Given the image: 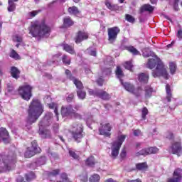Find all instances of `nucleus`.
<instances>
[{"mask_svg": "<svg viewBox=\"0 0 182 182\" xmlns=\"http://www.w3.org/2000/svg\"><path fill=\"white\" fill-rule=\"evenodd\" d=\"M173 177L179 181H181L182 179V169L181 168H177L173 172Z\"/></svg>", "mask_w": 182, "mask_h": 182, "instance_id": "21", "label": "nucleus"}, {"mask_svg": "<svg viewBox=\"0 0 182 182\" xmlns=\"http://www.w3.org/2000/svg\"><path fill=\"white\" fill-rule=\"evenodd\" d=\"M166 139L171 140V139H173L174 137V136L173 135V133L168 132L166 134Z\"/></svg>", "mask_w": 182, "mask_h": 182, "instance_id": "55", "label": "nucleus"}, {"mask_svg": "<svg viewBox=\"0 0 182 182\" xmlns=\"http://www.w3.org/2000/svg\"><path fill=\"white\" fill-rule=\"evenodd\" d=\"M73 80L74 85H75V86L78 90H82V89H83V84L82 83V82H80L79 80L75 79V78Z\"/></svg>", "mask_w": 182, "mask_h": 182, "instance_id": "29", "label": "nucleus"}, {"mask_svg": "<svg viewBox=\"0 0 182 182\" xmlns=\"http://www.w3.org/2000/svg\"><path fill=\"white\" fill-rule=\"evenodd\" d=\"M149 148L144 149L136 153V156H149Z\"/></svg>", "mask_w": 182, "mask_h": 182, "instance_id": "39", "label": "nucleus"}, {"mask_svg": "<svg viewBox=\"0 0 182 182\" xmlns=\"http://www.w3.org/2000/svg\"><path fill=\"white\" fill-rule=\"evenodd\" d=\"M37 153L38 152L33 151V149H31V148H28L24 154V157L26 159H30V157H33V156L37 154Z\"/></svg>", "mask_w": 182, "mask_h": 182, "instance_id": "20", "label": "nucleus"}, {"mask_svg": "<svg viewBox=\"0 0 182 182\" xmlns=\"http://www.w3.org/2000/svg\"><path fill=\"white\" fill-rule=\"evenodd\" d=\"M125 69L128 70H132V68H133V64L130 61H127L124 64Z\"/></svg>", "mask_w": 182, "mask_h": 182, "instance_id": "51", "label": "nucleus"}, {"mask_svg": "<svg viewBox=\"0 0 182 182\" xmlns=\"http://www.w3.org/2000/svg\"><path fill=\"white\" fill-rule=\"evenodd\" d=\"M171 153L173 154H177V156H181L182 154V146L181 141H173L171 146Z\"/></svg>", "mask_w": 182, "mask_h": 182, "instance_id": "12", "label": "nucleus"}, {"mask_svg": "<svg viewBox=\"0 0 182 182\" xmlns=\"http://www.w3.org/2000/svg\"><path fill=\"white\" fill-rule=\"evenodd\" d=\"M80 109V106L75 105H68L66 107H62L61 114L63 117H77L78 114L76 113L77 110Z\"/></svg>", "mask_w": 182, "mask_h": 182, "instance_id": "6", "label": "nucleus"}, {"mask_svg": "<svg viewBox=\"0 0 182 182\" xmlns=\"http://www.w3.org/2000/svg\"><path fill=\"white\" fill-rule=\"evenodd\" d=\"M7 90L8 92H12L14 90V85L11 83L7 84Z\"/></svg>", "mask_w": 182, "mask_h": 182, "instance_id": "61", "label": "nucleus"}, {"mask_svg": "<svg viewBox=\"0 0 182 182\" xmlns=\"http://www.w3.org/2000/svg\"><path fill=\"white\" fill-rule=\"evenodd\" d=\"M105 5L107 8V9H109V11H119L120 7L117 6V4H111L110 1L105 0Z\"/></svg>", "mask_w": 182, "mask_h": 182, "instance_id": "15", "label": "nucleus"}, {"mask_svg": "<svg viewBox=\"0 0 182 182\" xmlns=\"http://www.w3.org/2000/svg\"><path fill=\"white\" fill-rule=\"evenodd\" d=\"M167 182H180V181H178V179H176V178L173 177V178H168Z\"/></svg>", "mask_w": 182, "mask_h": 182, "instance_id": "63", "label": "nucleus"}, {"mask_svg": "<svg viewBox=\"0 0 182 182\" xmlns=\"http://www.w3.org/2000/svg\"><path fill=\"white\" fill-rule=\"evenodd\" d=\"M77 97L79 99H81V100H83V99H85L86 97V92L82 90H78L77 91Z\"/></svg>", "mask_w": 182, "mask_h": 182, "instance_id": "37", "label": "nucleus"}, {"mask_svg": "<svg viewBox=\"0 0 182 182\" xmlns=\"http://www.w3.org/2000/svg\"><path fill=\"white\" fill-rule=\"evenodd\" d=\"M120 33V28L119 27H112L108 28V41L109 43H113L117 39V35Z\"/></svg>", "mask_w": 182, "mask_h": 182, "instance_id": "10", "label": "nucleus"}, {"mask_svg": "<svg viewBox=\"0 0 182 182\" xmlns=\"http://www.w3.org/2000/svg\"><path fill=\"white\" fill-rule=\"evenodd\" d=\"M176 63H170L169 64V69L171 72V75H174L176 73Z\"/></svg>", "mask_w": 182, "mask_h": 182, "instance_id": "40", "label": "nucleus"}, {"mask_svg": "<svg viewBox=\"0 0 182 182\" xmlns=\"http://www.w3.org/2000/svg\"><path fill=\"white\" fill-rule=\"evenodd\" d=\"M46 164V157L45 156H42L39 158L36 161V164H38V166H43V164Z\"/></svg>", "mask_w": 182, "mask_h": 182, "instance_id": "38", "label": "nucleus"}, {"mask_svg": "<svg viewBox=\"0 0 182 182\" xmlns=\"http://www.w3.org/2000/svg\"><path fill=\"white\" fill-rule=\"evenodd\" d=\"M71 134L75 141H77V143H80L82 139L85 137V132H83V125L79 122L73 124L71 130Z\"/></svg>", "mask_w": 182, "mask_h": 182, "instance_id": "5", "label": "nucleus"}, {"mask_svg": "<svg viewBox=\"0 0 182 182\" xmlns=\"http://www.w3.org/2000/svg\"><path fill=\"white\" fill-rule=\"evenodd\" d=\"M116 76L119 79V80H122V77L124 76V74L123 73V70H122V68L120 66L117 67V70L115 71Z\"/></svg>", "mask_w": 182, "mask_h": 182, "instance_id": "27", "label": "nucleus"}, {"mask_svg": "<svg viewBox=\"0 0 182 182\" xmlns=\"http://www.w3.org/2000/svg\"><path fill=\"white\" fill-rule=\"evenodd\" d=\"M126 140V135H120L118 136V140L115 141L112 144V153L111 156L114 159L117 158L119 156V151L120 150V147L123 144V141Z\"/></svg>", "mask_w": 182, "mask_h": 182, "instance_id": "7", "label": "nucleus"}, {"mask_svg": "<svg viewBox=\"0 0 182 182\" xmlns=\"http://www.w3.org/2000/svg\"><path fill=\"white\" fill-rule=\"evenodd\" d=\"M127 50L132 53V55H140V52L136 49L134 46H129L127 48Z\"/></svg>", "mask_w": 182, "mask_h": 182, "instance_id": "32", "label": "nucleus"}, {"mask_svg": "<svg viewBox=\"0 0 182 182\" xmlns=\"http://www.w3.org/2000/svg\"><path fill=\"white\" fill-rule=\"evenodd\" d=\"M59 169L53 170L51 172H49L48 176L49 177L58 176L59 174Z\"/></svg>", "mask_w": 182, "mask_h": 182, "instance_id": "53", "label": "nucleus"}, {"mask_svg": "<svg viewBox=\"0 0 182 182\" xmlns=\"http://www.w3.org/2000/svg\"><path fill=\"white\" fill-rule=\"evenodd\" d=\"M53 114L48 112L44 118L39 122L38 134L41 136L42 139H49L50 137V131L46 127L52 123V118Z\"/></svg>", "mask_w": 182, "mask_h": 182, "instance_id": "4", "label": "nucleus"}, {"mask_svg": "<svg viewBox=\"0 0 182 182\" xmlns=\"http://www.w3.org/2000/svg\"><path fill=\"white\" fill-rule=\"evenodd\" d=\"M112 73V69L111 68H106L103 70V75H110Z\"/></svg>", "mask_w": 182, "mask_h": 182, "instance_id": "58", "label": "nucleus"}, {"mask_svg": "<svg viewBox=\"0 0 182 182\" xmlns=\"http://www.w3.org/2000/svg\"><path fill=\"white\" fill-rule=\"evenodd\" d=\"M11 70L12 77H14V79H19V74L21 73V72H19V70H18L16 67H11Z\"/></svg>", "mask_w": 182, "mask_h": 182, "instance_id": "22", "label": "nucleus"}, {"mask_svg": "<svg viewBox=\"0 0 182 182\" xmlns=\"http://www.w3.org/2000/svg\"><path fill=\"white\" fill-rule=\"evenodd\" d=\"M153 55H154V53L150 50V48H146L142 50V56L144 58H150V56H153Z\"/></svg>", "mask_w": 182, "mask_h": 182, "instance_id": "23", "label": "nucleus"}, {"mask_svg": "<svg viewBox=\"0 0 182 182\" xmlns=\"http://www.w3.org/2000/svg\"><path fill=\"white\" fill-rule=\"evenodd\" d=\"M153 11H154V7H153L150 4H144L141 9V12H144V11H147V12H153Z\"/></svg>", "mask_w": 182, "mask_h": 182, "instance_id": "24", "label": "nucleus"}, {"mask_svg": "<svg viewBox=\"0 0 182 182\" xmlns=\"http://www.w3.org/2000/svg\"><path fill=\"white\" fill-rule=\"evenodd\" d=\"M48 107L50 109H54V113L56 116H58V105L52 102L50 104H48Z\"/></svg>", "mask_w": 182, "mask_h": 182, "instance_id": "43", "label": "nucleus"}, {"mask_svg": "<svg viewBox=\"0 0 182 182\" xmlns=\"http://www.w3.org/2000/svg\"><path fill=\"white\" fill-rule=\"evenodd\" d=\"M126 20L127 21V22H130L131 23H134V17H133L132 15L129 14H127L125 16Z\"/></svg>", "mask_w": 182, "mask_h": 182, "instance_id": "50", "label": "nucleus"}, {"mask_svg": "<svg viewBox=\"0 0 182 182\" xmlns=\"http://www.w3.org/2000/svg\"><path fill=\"white\" fill-rule=\"evenodd\" d=\"M10 141L9 132H8L6 128H0V141H3V143H5V144H8Z\"/></svg>", "mask_w": 182, "mask_h": 182, "instance_id": "13", "label": "nucleus"}, {"mask_svg": "<svg viewBox=\"0 0 182 182\" xmlns=\"http://www.w3.org/2000/svg\"><path fill=\"white\" fill-rule=\"evenodd\" d=\"M97 97L100 99H103V100H109L110 99V95L106 92V91H103L100 90L98 92Z\"/></svg>", "mask_w": 182, "mask_h": 182, "instance_id": "18", "label": "nucleus"}, {"mask_svg": "<svg viewBox=\"0 0 182 182\" xmlns=\"http://www.w3.org/2000/svg\"><path fill=\"white\" fill-rule=\"evenodd\" d=\"M136 167L137 170H141V171L146 170V168H147V164L146 162L139 163L136 165Z\"/></svg>", "mask_w": 182, "mask_h": 182, "instance_id": "36", "label": "nucleus"}, {"mask_svg": "<svg viewBox=\"0 0 182 182\" xmlns=\"http://www.w3.org/2000/svg\"><path fill=\"white\" fill-rule=\"evenodd\" d=\"M13 41L14 42H18V43H21L22 42V36H19V35H15L14 37H13Z\"/></svg>", "mask_w": 182, "mask_h": 182, "instance_id": "52", "label": "nucleus"}, {"mask_svg": "<svg viewBox=\"0 0 182 182\" xmlns=\"http://www.w3.org/2000/svg\"><path fill=\"white\" fill-rule=\"evenodd\" d=\"M63 23L65 26H72L73 25V21H72L70 17H65L63 19Z\"/></svg>", "mask_w": 182, "mask_h": 182, "instance_id": "33", "label": "nucleus"}, {"mask_svg": "<svg viewBox=\"0 0 182 182\" xmlns=\"http://www.w3.org/2000/svg\"><path fill=\"white\" fill-rule=\"evenodd\" d=\"M10 58H12L13 59H16V60H18V59H20L19 54L15 51V50H12L10 53Z\"/></svg>", "mask_w": 182, "mask_h": 182, "instance_id": "41", "label": "nucleus"}, {"mask_svg": "<svg viewBox=\"0 0 182 182\" xmlns=\"http://www.w3.org/2000/svg\"><path fill=\"white\" fill-rule=\"evenodd\" d=\"M138 79L141 83H147L149 82V74L141 73L139 74Z\"/></svg>", "mask_w": 182, "mask_h": 182, "instance_id": "17", "label": "nucleus"}, {"mask_svg": "<svg viewBox=\"0 0 182 182\" xmlns=\"http://www.w3.org/2000/svg\"><path fill=\"white\" fill-rule=\"evenodd\" d=\"M15 2H18V0H8V12H14L16 9V4Z\"/></svg>", "mask_w": 182, "mask_h": 182, "instance_id": "16", "label": "nucleus"}, {"mask_svg": "<svg viewBox=\"0 0 182 182\" xmlns=\"http://www.w3.org/2000/svg\"><path fill=\"white\" fill-rule=\"evenodd\" d=\"M65 75L70 79L71 80H73V77H72V73H70V70H65Z\"/></svg>", "mask_w": 182, "mask_h": 182, "instance_id": "54", "label": "nucleus"}, {"mask_svg": "<svg viewBox=\"0 0 182 182\" xmlns=\"http://www.w3.org/2000/svg\"><path fill=\"white\" fill-rule=\"evenodd\" d=\"M53 131L55 133H58L59 132V124H55L53 127Z\"/></svg>", "mask_w": 182, "mask_h": 182, "instance_id": "60", "label": "nucleus"}, {"mask_svg": "<svg viewBox=\"0 0 182 182\" xmlns=\"http://www.w3.org/2000/svg\"><path fill=\"white\" fill-rule=\"evenodd\" d=\"M68 12L70 14V15H79L80 11H79V9L76 6H72L68 8Z\"/></svg>", "mask_w": 182, "mask_h": 182, "instance_id": "26", "label": "nucleus"}, {"mask_svg": "<svg viewBox=\"0 0 182 182\" xmlns=\"http://www.w3.org/2000/svg\"><path fill=\"white\" fill-rule=\"evenodd\" d=\"M18 95L27 102L32 97V87L29 85H24L18 88Z\"/></svg>", "mask_w": 182, "mask_h": 182, "instance_id": "8", "label": "nucleus"}, {"mask_svg": "<svg viewBox=\"0 0 182 182\" xmlns=\"http://www.w3.org/2000/svg\"><path fill=\"white\" fill-rule=\"evenodd\" d=\"M43 113V105L41 103V101L38 99H33L30 105L28 110V117L26 119L27 123L28 124H32L35 123L39 117L42 115Z\"/></svg>", "mask_w": 182, "mask_h": 182, "instance_id": "2", "label": "nucleus"}, {"mask_svg": "<svg viewBox=\"0 0 182 182\" xmlns=\"http://www.w3.org/2000/svg\"><path fill=\"white\" fill-rule=\"evenodd\" d=\"M86 123L88 126H90V123L93 122V116L86 115L85 117Z\"/></svg>", "mask_w": 182, "mask_h": 182, "instance_id": "49", "label": "nucleus"}, {"mask_svg": "<svg viewBox=\"0 0 182 182\" xmlns=\"http://www.w3.org/2000/svg\"><path fill=\"white\" fill-rule=\"evenodd\" d=\"M88 38L89 34L87 33L79 31L75 38V43H80V42H82V41H86V39H88Z\"/></svg>", "mask_w": 182, "mask_h": 182, "instance_id": "14", "label": "nucleus"}, {"mask_svg": "<svg viewBox=\"0 0 182 182\" xmlns=\"http://www.w3.org/2000/svg\"><path fill=\"white\" fill-rule=\"evenodd\" d=\"M41 12V10H36L28 13V18H35L36 15H38Z\"/></svg>", "mask_w": 182, "mask_h": 182, "instance_id": "47", "label": "nucleus"}, {"mask_svg": "<svg viewBox=\"0 0 182 182\" xmlns=\"http://www.w3.org/2000/svg\"><path fill=\"white\" fill-rule=\"evenodd\" d=\"M95 163L96 162L95 161V157H93V156L89 157L86 160V162H85L87 166H90V167H93V166H95Z\"/></svg>", "mask_w": 182, "mask_h": 182, "instance_id": "34", "label": "nucleus"}, {"mask_svg": "<svg viewBox=\"0 0 182 182\" xmlns=\"http://www.w3.org/2000/svg\"><path fill=\"white\" fill-rule=\"evenodd\" d=\"M149 154H156L159 153V148L157 147H150L148 148Z\"/></svg>", "mask_w": 182, "mask_h": 182, "instance_id": "44", "label": "nucleus"}, {"mask_svg": "<svg viewBox=\"0 0 182 182\" xmlns=\"http://www.w3.org/2000/svg\"><path fill=\"white\" fill-rule=\"evenodd\" d=\"M149 114V109L147 108L144 107L141 110V117L143 120H146V116Z\"/></svg>", "mask_w": 182, "mask_h": 182, "instance_id": "46", "label": "nucleus"}, {"mask_svg": "<svg viewBox=\"0 0 182 182\" xmlns=\"http://www.w3.org/2000/svg\"><path fill=\"white\" fill-rule=\"evenodd\" d=\"M89 181L90 182H99V181H100V176H99V174H97V173H95L90 178Z\"/></svg>", "mask_w": 182, "mask_h": 182, "instance_id": "35", "label": "nucleus"}, {"mask_svg": "<svg viewBox=\"0 0 182 182\" xmlns=\"http://www.w3.org/2000/svg\"><path fill=\"white\" fill-rule=\"evenodd\" d=\"M167 102H171V90L168 84L166 86Z\"/></svg>", "mask_w": 182, "mask_h": 182, "instance_id": "28", "label": "nucleus"}, {"mask_svg": "<svg viewBox=\"0 0 182 182\" xmlns=\"http://www.w3.org/2000/svg\"><path fill=\"white\" fill-rule=\"evenodd\" d=\"M177 38H178L179 41H181L182 39V31L178 30L176 34Z\"/></svg>", "mask_w": 182, "mask_h": 182, "instance_id": "62", "label": "nucleus"}, {"mask_svg": "<svg viewBox=\"0 0 182 182\" xmlns=\"http://www.w3.org/2000/svg\"><path fill=\"white\" fill-rule=\"evenodd\" d=\"M35 173L33 172H31L28 174L26 175V181H31V180H33L35 178Z\"/></svg>", "mask_w": 182, "mask_h": 182, "instance_id": "42", "label": "nucleus"}, {"mask_svg": "<svg viewBox=\"0 0 182 182\" xmlns=\"http://www.w3.org/2000/svg\"><path fill=\"white\" fill-rule=\"evenodd\" d=\"M146 68L148 69H154L152 71V76L154 77H164L166 80H168L170 75H168V72H167V67L164 65L163 61L157 57V55L154 56V58H151L149 60L148 63H146Z\"/></svg>", "mask_w": 182, "mask_h": 182, "instance_id": "1", "label": "nucleus"}, {"mask_svg": "<svg viewBox=\"0 0 182 182\" xmlns=\"http://www.w3.org/2000/svg\"><path fill=\"white\" fill-rule=\"evenodd\" d=\"M126 156H127L126 149H123L120 154V157L121 159H126Z\"/></svg>", "mask_w": 182, "mask_h": 182, "instance_id": "59", "label": "nucleus"}, {"mask_svg": "<svg viewBox=\"0 0 182 182\" xmlns=\"http://www.w3.org/2000/svg\"><path fill=\"white\" fill-rule=\"evenodd\" d=\"M99 90H93L92 89H90L88 90V93H89L90 96H96L97 97V96L99 95Z\"/></svg>", "mask_w": 182, "mask_h": 182, "instance_id": "48", "label": "nucleus"}, {"mask_svg": "<svg viewBox=\"0 0 182 182\" xmlns=\"http://www.w3.org/2000/svg\"><path fill=\"white\" fill-rule=\"evenodd\" d=\"M69 154L70 157H73V159H75V160H77L79 159V154H80V152L79 151H75L73 150H69Z\"/></svg>", "mask_w": 182, "mask_h": 182, "instance_id": "31", "label": "nucleus"}, {"mask_svg": "<svg viewBox=\"0 0 182 182\" xmlns=\"http://www.w3.org/2000/svg\"><path fill=\"white\" fill-rule=\"evenodd\" d=\"M97 83L99 85V86H103V78H99L97 80Z\"/></svg>", "mask_w": 182, "mask_h": 182, "instance_id": "64", "label": "nucleus"}, {"mask_svg": "<svg viewBox=\"0 0 182 182\" xmlns=\"http://www.w3.org/2000/svg\"><path fill=\"white\" fill-rule=\"evenodd\" d=\"M62 60L65 65H70V58L68 55H64L62 58Z\"/></svg>", "mask_w": 182, "mask_h": 182, "instance_id": "45", "label": "nucleus"}, {"mask_svg": "<svg viewBox=\"0 0 182 182\" xmlns=\"http://www.w3.org/2000/svg\"><path fill=\"white\" fill-rule=\"evenodd\" d=\"M29 33L33 37L39 36L40 38H48L50 35V27L45 24L43 22L38 23H33L29 28Z\"/></svg>", "mask_w": 182, "mask_h": 182, "instance_id": "3", "label": "nucleus"}, {"mask_svg": "<svg viewBox=\"0 0 182 182\" xmlns=\"http://www.w3.org/2000/svg\"><path fill=\"white\" fill-rule=\"evenodd\" d=\"M110 132H112V126L110 124H100L99 127V133L101 136H105V137H110Z\"/></svg>", "mask_w": 182, "mask_h": 182, "instance_id": "11", "label": "nucleus"}, {"mask_svg": "<svg viewBox=\"0 0 182 182\" xmlns=\"http://www.w3.org/2000/svg\"><path fill=\"white\" fill-rule=\"evenodd\" d=\"M31 150L35 151L37 153H39L41 151V148L39 146H38V143L36 142V141H33L31 142Z\"/></svg>", "mask_w": 182, "mask_h": 182, "instance_id": "30", "label": "nucleus"}, {"mask_svg": "<svg viewBox=\"0 0 182 182\" xmlns=\"http://www.w3.org/2000/svg\"><path fill=\"white\" fill-rule=\"evenodd\" d=\"M180 0H174L173 9L175 11H178V1Z\"/></svg>", "mask_w": 182, "mask_h": 182, "instance_id": "56", "label": "nucleus"}, {"mask_svg": "<svg viewBox=\"0 0 182 182\" xmlns=\"http://www.w3.org/2000/svg\"><path fill=\"white\" fill-rule=\"evenodd\" d=\"M63 50H65V52L70 53V55H75V49L70 45L63 44Z\"/></svg>", "mask_w": 182, "mask_h": 182, "instance_id": "19", "label": "nucleus"}, {"mask_svg": "<svg viewBox=\"0 0 182 182\" xmlns=\"http://www.w3.org/2000/svg\"><path fill=\"white\" fill-rule=\"evenodd\" d=\"M134 136H136V137L141 136V131H140V129L134 130Z\"/></svg>", "mask_w": 182, "mask_h": 182, "instance_id": "57", "label": "nucleus"}, {"mask_svg": "<svg viewBox=\"0 0 182 182\" xmlns=\"http://www.w3.org/2000/svg\"><path fill=\"white\" fill-rule=\"evenodd\" d=\"M121 85H122L123 87L129 93H132L136 97L141 96V93H143V89L141 87H138L137 88H134V86L129 82H123V80H120Z\"/></svg>", "mask_w": 182, "mask_h": 182, "instance_id": "9", "label": "nucleus"}, {"mask_svg": "<svg viewBox=\"0 0 182 182\" xmlns=\"http://www.w3.org/2000/svg\"><path fill=\"white\" fill-rule=\"evenodd\" d=\"M151 95H153V88H151L150 86L145 87L146 99H149V97H151Z\"/></svg>", "mask_w": 182, "mask_h": 182, "instance_id": "25", "label": "nucleus"}]
</instances>
